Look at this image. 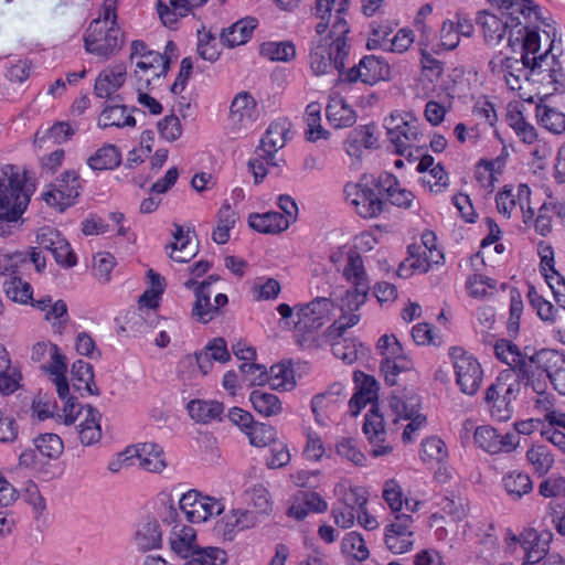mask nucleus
Segmentation results:
<instances>
[{
	"instance_id": "1",
	"label": "nucleus",
	"mask_w": 565,
	"mask_h": 565,
	"mask_svg": "<svg viewBox=\"0 0 565 565\" xmlns=\"http://www.w3.org/2000/svg\"><path fill=\"white\" fill-rule=\"evenodd\" d=\"M32 195L25 172L13 164L2 167L0 177V236H8L17 227Z\"/></svg>"
},
{
	"instance_id": "2",
	"label": "nucleus",
	"mask_w": 565,
	"mask_h": 565,
	"mask_svg": "<svg viewBox=\"0 0 565 565\" xmlns=\"http://www.w3.org/2000/svg\"><path fill=\"white\" fill-rule=\"evenodd\" d=\"M117 18V0H104L99 17L89 23L84 34L87 53L108 58L120 50L122 34Z\"/></svg>"
},
{
	"instance_id": "3",
	"label": "nucleus",
	"mask_w": 565,
	"mask_h": 565,
	"mask_svg": "<svg viewBox=\"0 0 565 565\" xmlns=\"http://www.w3.org/2000/svg\"><path fill=\"white\" fill-rule=\"evenodd\" d=\"M520 394V380L514 379V372L504 370L486 390L484 403L492 418L507 422L513 414V402Z\"/></svg>"
},
{
	"instance_id": "4",
	"label": "nucleus",
	"mask_w": 565,
	"mask_h": 565,
	"mask_svg": "<svg viewBox=\"0 0 565 565\" xmlns=\"http://www.w3.org/2000/svg\"><path fill=\"white\" fill-rule=\"evenodd\" d=\"M344 278L352 284V289L347 290L342 298V311H351L355 315L365 302L370 291V281L360 253L350 250L348 262L343 268Z\"/></svg>"
},
{
	"instance_id": "5",
	"label": "nucleus",
	"mask_w": 565,
	"mask_h": 565,
	"mask_svg": "<svg viewBox=\"0 0 565 565\" xmlns=\"http://www.w3.org/2000/svg\"><path fill=\"white\" fill-rule=\"evenodd\" d=\"M348 7H349V0H317L316 1V15L320 20H324L327 18V15L330 17L332 9L335 10V19L332 24L330 35H331V38H333V41L331 44H333L334 49L338 50L335 63L340 67L345 65V60L349 55V46L347 44L345 36L349 33L350 29H349L347 20L343 17V14L348 10Z\"/></svg>"
},
{
	"instance_id": "6",
	"label": "nucleus",
	"mask_w": 565,
	"mask_h": 565,
	"mask_svg": "<svg viewBox=\"0 0 565 565\" xmlns=\"http://www.w3.org/2000/svg\"><path fill=\"white\" fill-rule=\"evenodd\" d=\"M547 28L552 29L553 39L551 41L548 50L544 53L536 55L540 51V35L536 31L531 30L527 25L523 29L525 34L522 39V58L521 63L525 68H529L526 81L529 82H543L544 77H541L542 67L544 65H548V55L554 53V41L556 36L555 28H552L550 24H546Z\"/></svg>"
},
{
	"instance_id": "7",
	"label": "nucleus",
	"mask_w": 565,
	"mask_h": 565,
	"mask_svg": "<svg viewBox=\"0 0 565 565\" xmlns=\"http://www.w3.org/2000/svg\"><path fill=\"white\" fill-rule=\"evenodd\" d=\"M343 191L345 200L354 206L360 216L372 218L382 213L384 202L370 186L366 175H363L358 183H347Z\"/></svg>"
},
{
	"instance_id": "8",
	"label": "nucleus",
	"mask_w": 565,
	"mask_h": 565,
	"mask_svg": "<svg viewBox=\"0 0 565 565\" xmlns=\"http://www.w3.org/2000/svg\"><path fill=\"white\" fill-rule=\"evenodd\" d=\"M360 321V315L343 313L326 331V338L331 342L332 353L335 358L348 364L358 360V344L354 340L344 339L343 334L349 328Z\"/></svg>"
},
{
	"instance_id": "9",
	"label": "nucleus",
	"mask_w": 565,
	"mask_h": 565,
	"mask_svg": "<svg viewBox=\"0 0 565 565\" xmlns=\"http://www.w3.org/2000/svg\"><path fill=\"white\" fill-rule=\"evenodd\" d=\"M387 137L395 147V152L406 156L412 147L424 148L426 145H419L423 134L416 120H405L399 115H391L385 119Z\"/></svg>"
},
{
	"instance_id": "10",
	"label": "nucleus",
	"mask_w": 565,
	"mask_h": 565,
	"mask_svg": "<svg viewBox=\"0 0 565 565\" xmlns=\"http://www.w3.org/2000/svg\"><path fill=\"white\" fill-rule=\"evenodd\" d=\"M450 356L456 373V382L460 391L467 395H475L480 388L483 376L480 363L472 355H468L461 348H451Z\"/></svg>"
},
{
	"instance_id": "11",
	"label": "nucleus",
	"mask_w": 565,
	"mask_h": 565,
	"mask_svg": "<svg viewBox=\"0 0 565 565\" xmlns=\"http://www.w3.org/2000/svg\"><path fill=\"white\" fill-rule=\"evenodd\" d=\"M50 188L43 193V200L47 205L57 207L63 212L74 204V200L79 196L82 184L78 173L74 170H67L56 178Z\"/></svg>"
},
{
	"instance_id": "12",
	"label": "nucleus",
	"mask_w": 565,
	"mask_h": 565,
	"mask_svg": "<svg viewBox=\"0 0 565 565\" xmlns=\"http://www.w3.org/2000/svg\"><path fill=\"white\" fill-rule=\"evenodd\" d=\"M181 511L191 523L205 522L209 518L220 515L224 511L221 500L203 495L198 490H190L179 501Z\"/></svg>"
},
{
	"instance_id": "13",
	"label": "nucleus",
	"mask_w": 565,
	"mask_h": 565,
	"mask_svg": "<svg viewBox=\"0 0 565 565\" xmlns=\"http://www.w3.org/2000/svg\"><path fill=\"white\" fill-rule=\"evenodd\" d=\"M391 78V68L388 63L379 56L367 55L360 60L359 64L344 71L342 82L353 84L362 82L363 84L374 85L381 81Z\"/></svg>"
},
{
	"instance_id": "14",
	"label": "nucleus",
	"mask_w": 565,
	"mask_h": 565,
	"mask_svg": "<svg viewBox=\"0 0 565 565\" xmlns=\"http://www.w3.org/2000/svg\"><path fill=\"white\" fill-rule=\"evenodd\" d=\"M414 520L412 515L397 513L394 521L386 525L384 541L394 554H403L414 546Z\"/></svg>"
},
{
	"instance_id": "15",
	"label": "nucleus",
	"mask_w": 565,
	"mask_h": 565,
	"mask_svg": "<svg viewBox=\"0 0 565 565\" xmlns=\"http://www.w3.org/2000/svg\"><path fill=\"white\" fill-rule=\"evenodd\" d=\"M290 122L287 119H278L273 121L267 128L265 135L256 148V156L266 160L269 166H278L275 161V156L284 148L287 141V135L290 131Z\"/></svg>"
},
{
	"instance_id": "16",
	"label": "nucleus",
	"mask_w": 565,
	"mask_h": 565,
	"mask_svg": "<svg viewBox=\"0 0 565 565\" xmlns=\"http://www.w3.org/2000/svg\"><path fill=\"white\" fill-rule=\"evenodd\" d=\"M332 307L331 299L327 297H317L309 303L296 306L298 317L296 329L307 332L317 330L324 323Z\"/></svg>"
},
{
	"instance_id": "17",
	"label": "nucleus",
	"mask_w": 565,
	"mask_h": 565,
	"mask_svg": "<svg viewBox=\"0 0 565 565\" xmlns=\"http://www.w3.org/2000/svg\"><path fill=\"white\" fill-rule=\"evenodd\" d=\"M552 533L544 531L537 532L534 529H525L519 537L513 536V541H518L525 554V561L531 564L544 562L548 556Z\"/></svg>"
},
{
	"instance_id": "18",
	"label": "nucleus",
	"mask_w": 565,
	"mask_h": 565,
	"mask_svg": "<svg viewBox=\"0 0 565 565\" xmlns=\"http://www.w3.org/2000/svg\"><path fill=\"white\" fill-rule=\"evenodd\" d=\"M475 441L483 450L490 454L511 452L520 441L516 434L507 433L501 435L495 428L480 426L475 431Z\"/></svg>"
},
{
	"instance_id": "19",
	"label": "nucleus",
	"mask_w": 565,
	"mask_h": 565,
	"mask_svg": "<svg viewBox=\"0 0 565 565\" xmlns=\"http://www.w3.org/2000/svg\"><path fill=\"white\" fill-rule=\"evenodd\" d=\"M363 431L373 445L371 454L373 457H380L392 451L391 446H382L385 439V424L383 415L379 413L377 405L373 404L370 414L365 416Z\"/></svg>"
},
{
	"instance_id": "20",
	"label": "nucleus",
	"mask_w": 565,
	"mask_h": 565,
	"mask_svg": "<svg viewBox=\"0 0 565 565\" xmlns=\"http://www.w3.org/2000/svg\"><path fill=\"white\" fill-rule=\"evenodd\" d=\"M338 50L333 44L318 43L310 52V68L315 75L328 74L330 70L335 68L339 72V81L342 82L344 76V66H338L335 57Z\"/></svg>"
},
{
	"instance_id": "21",
	"label": "nucleus",
	"mask_w": 565,
	"mask_h": 565,
	"mask_svg": "<svg viewBox=\"0 0 565 565\" xmlns=\"http://www.w3.org/2000/svg\"><path fill=\"white\" fill-rule=\"evenodd\" d=\"M328 509V503L313 491L300 490L294 497L292 504L287 514L296 520H303L309 512L322 513Z\"/></svg>"
},
{
	"instance_id": "22",
	"label": "nucleus",
	"mask_w": 565,
	"mask_h": 565,
	"mask_svg": "<svg viewBox=\"0 0 565 565\" xmlns=\"http://www.w3.org/2000/svg\"><path fill=\"white\" fill-rule=\"evenodd\" d=\"M126 66L118 64L99 73L95 81L94 94L99 98H110L126 81Z\"/></svg>"
},
{
	"instance_id": "23",
	"label": "nucleus",
	"mask_w": 565,
	"mask_h": 565,
	"mask_svg": "<svg viewBox=\"0 0 565 565\" xmlns=\"http://www.w3.org/2000/svg\"><path fill=\"white\" fill-rule=\"evenodd\" d=\"M510 15L511 21H516V25L522 24L520 17L529 23L534 15L536 20L541 19L539 6L532 0H488Z\"/></svg>"
},
{
	"instance_id": "24",
	"label": "nucleus",
	"mask_w": 565,
	"mask_h": 565,
	"mask_svg": "<svg viewBox=\"0 0 565 565\" xmlns=\"http://www.w3.org/2000/svg\"><path fill=\"white\" fill-rule=\"evenodd\" d=\"M132 455L139 466L150 472H161L167 467L163 449L157 444L143 443L132 447Z\"/></svg>"
},
{
	"instance_id": "25",
	"label": "nucleus",
	"mask_w": 565,
	"mask_h": 565,
	"mask_svg": "<svg viewBox=\"0 0 565 565\" xmlns=\"http://www.w3.org/2000/svg\"><path fill=\"white\" fill-rule=\"evenodd\" d=\"M248 224L253 230L259 233L279 234L289 227L290 221L285 218L284 214L271 211L263 214H250Z\"/></svg>"
},
{
	"instance_id": "26",
	"label": "nucleus",
	"mask_w": 565,
	"mask_h": 565,
	"mask_svg": "<svg viewBox=\"0 0 565 565\" xmlns=\"http://www.w3.org/2000/svg\"><path fill=\"white\" fill-rule=\"evenodd\" d=\"M527 364H532L534 370L550 380L565 365V355L556 350L543 349L530 356Z\"/></svg>"
},
{
	"instance_id": "27",
	"label": "nucleus",
	"mask_w": 565,
	"mask_h": 565,
	"mask_svg": "<svg viewBox=\"0 0 565 565\" xmlns=\"http://www.w3.org/2000/svg\"><path fill=\"white\" fill-rule=\"evenodd\" d=\"M477 24L481 28L486 43L499 44L508 30V22L487 11L478 12Z\"/></svg>"
},
{
	"instance_id": "28",
	"label": "nucleus",
	"mask_w": 565,
	"mask_h": 565,
	"mask_svg": "<svg viewBox=\"0 0 565 565\" xmlns=\"http://www.w3.org/2000/svg\"><path fill=\"white\" fill-rule=\"evenodd\" d=\"M195 531L192 526L175 524L170 536L171 550L182 558H189L194 551H201L194 545Z\"/></svg>"
},
{
	"instance_id": "29",
	"label": "nucleus",
	"mask_w": 565,
	"mask_h": 565,
	"mask_svg": "<svg viewBox=\"0 0 565 565\" xmlns=\"http://www.w3.org/2000/svg\"><path fill=\"white\" fill-rule=\"evenodd\" d=\"M327 118L337 129L352 127L356 121L354 109L341 98L332 97L327 106Z\"/></svg>"
},
{
	"instance_id": "30",
	"label": "nucleus",
	"mask_w": 565,
	"mask_h": 565,
	"mask_svg": "<svg viewBox=\"0 0 565 565\" xmlns=\"http://www.w3.org/2000/svg\"><path fill=\"white\" fill-rule=\"evenodd\" d=\"M256 25L257 21L254 18L242 19L222 31L221 42L228 47L244 44L252 36Z\"/></svg>"
},
{
	"instance_id": "31",
	"label": "nucleus",
	"mask_w": 565,
	"mask_h": 565,
	"mask_svg": "<svg viewBox=\"0 0 565 565\" xmlns=\"http://www.w3.org/2000/svg\"><path fill=\"white\" fill-rule=\"evenodd\" d=\"M494 352L499 360L511 366L510 370L514 372V376L522 371L523 365L527 364L530 358L523 354L518 345L505 339L495 342Z\"/></svg>"
},
{
	"instance_id": "32",
	"label": "nucleus",
	"mask_w": 565,
	"mask_h": 565,
	"mask_svg": "<svg viewBox=\"0 0 565 565\" xmlns=\"http://www.w3.org/2000/svg\"><path fill=\"white\" fill-rule=\"evenodd\" d=\"M127 107L125 105L120 104H114L109 105L106 104L105 107L102 110L99 120H98V127L99 128H107V127H135L136 126V119L131 115H126Z\"/></svg>"
},
{
	"instance_id": "33",
	"label": "nucleus",
	"mask_w": 565,
	"mask_h": 565,
	"mask_svg": "<svg viewBox=\"0 0 565 565\" xmlns=\"http://www.w3.org/2000/svg\"><path fill=\"white\" fill-rule=\"evenodd\" d=\"M188 411L195 422L209 424L212 420L220 419L224 412L222 403L216 401L193 399L188 404Z\"/></svg>"
},
{
	"instance_id": "34",
	"label": "nucleus",
	"mask_w": 565,
	"mask_h": 565,
	"mask_svg": "<svg viewBox=\"0 0 565 565\" xmlns=\"http://www.w3.org/2000/svg\"><path fill=\"white\" fill-rule=\"evenodd\" d=\"M73 387L77 391L84 388L88 394L99 395V390L94 381L93 365L83 360H77L72 364Z\"/></svg>"
},
{
	"instance_id": "35",
	"label": "nucleus",
	"mask_w": 565,
	"mask_h": 565,
	"mask_svg": "<svg viewBox=\"0 0 565 565\" xmlns=\"http://www.w3.org/2000/svg\"><path fill=\"white\" fill-rule=\"evenodd\" d=\"M121 162V153L115 145H105L87 159L89 168L96 171L116 169Z\"/></svg>"
},
{
	"instance_id": "36",
	"label": "nucleus",
	"mask_w": 565,
	"mask_h": 565,
	"mask_svg": "<svg viewBox=\"0 0 565 565\" xmlns=\"http://www.w3.org/2000/svg\"><path fill=\"white\" fill-rule=\"evenodd\" d=\"M162 533L157 520H147L141 523L136 533V543L140 550L149 551L159 547Z\"/></svg>"
},
{
	"instance_id": "37",
	"label": "nucleus",
	"mask_w": 565,
	"mask_h": 565,
	"mask_svg": "<svg viewBox=\"0 0 565 565\" xmlns=\"http://www.w3.org/2000/svg\"><path fill=\"white\" fill-rule=\"evenodd\" d=\"M249 401L254 409L266 417L278 415L281 409V402L271 393L262 390H254L249 395Z\"/></svg>"
},
{
	"instance_id": "38",
	"label": "nucleus",
	"mask_w": 565,
	"mask_h": 565,
	"mask_svg": "<svg viewBox=\"0 0 565 565\" xmlns=\"http://www.w3.org/2000/svg\"><path fill=\"white\" fill-rule=\"evenodd\" d=\"M100 414L97 409L87 405V417L84 423L79 424L78 436L83 445L89 446L97 443L102 437L99 426Z\"/></svg>"
},
{
	"instance_id": "39",
	"label": "nucleus",
	"mask_w": 565,
	"mask_h": 565,
	"mask_svg": "<svg viewBox=\"0 0 565 565\" xmlns=\"http://www.w3.org/2000/svg\"><path fill=\"white\" fill-rule=\"evenodd\" d=\"M195 298L192 316L203 323L211 321L217 315V307H213L211 302V290H205L204 286H198Z\"/></svg>"
},
{
	"instance_id": "40",
	"label": "nucleus",
	"mask_w": 565,
	"mask_h": 565,
	"mask_svg": "<svg viewBox=\"0 0 565 565\" xmlns=\"http://www.w3.org/2000/svg\"><path fill=\"white\" fill-rule=\"evenodd\" d=\"M262 56L277 62H290L296 56V47L292 42H265L260 45Z\"/></svg>"
},
{
	"instance_id": "41",
	"label": "nucleus",
	"mask_w": 565,
	"mask_h": 565,
	"mask_svg": "<svg viewBox=\"0 0 565 565\" xmlns=\"http://www.w3.org/2000/svg\"><path fill=\"white\" fill-rule=\"evenodd\" d=\"M536 117L541 125L554 134H563L565 131V114L548 105L539 104L536 106Z\"/></svg>"
},
{
	"instance_id": "42",
	"label": "nucleus",
	"mask_w": 565,
	"mask_h": 565,
	"mask_svg": "<svg viewBox=\"0 0 565 565\" xmlns=\"http://www.w3.org/2000/svg\"><path fill=\"white\" fill-rule=\"evenodd\" d=\"M503 486L509 495L514 499L522 498L533 489V482L530 476L519 471H512L504 476Z\"/></svg>"
},
{
	"instance_id": "43",
	"label": "nucleus",
	"mask_w": 565,
	"mask_h": 565,
	"mask_svg": "<svg viewBox=\"0 0 565 565\" xmlns=\"http://www.w3.org/2000/svg\"><path fill=\"white\" fill-rule=\"evenodd\" d=\"M540 76L544 77V81L541 83L553 85L555 93H565V73L555 53L552 54L551 58L548 57V65L542 67V74Z\"/></svg>"
},
{
	"instance_id": "44",
	"label": "nucleus",
	"mask_w": 565,
	"mask_h": 565,
	"mask_svg": "<svg viewBox=\"0 0 565 565\" xmlns=\"http://www.w3.org/2000/svg\"><path fill=\"white\" fill-rule=\"evenodd\" d=\"M321 105L319 103H310L306 108V122L308 129L306 137L309 141H317L320 138H327L329 131L321 126Z\"/></svg>"
},
{
	"instance_id": "45",
	"label": "nucleus",
	"mask_w": 565,
	"mask_h": 565,
	"mask_svg": "<svg viewBox=\"0 0 565 565\" xmlns=\"http://www.w3.org/2000/svg\"><path fill=\"white\" fill-rule=\"evenodd\" d=\"M3 291L14 302L26 303L32 300L33 289L31 285L18 276H12L3 282Z\"/></svg>"
},
{
	"instance_id": "46",
	"label": "nucleus",
	"mask_w": 565,
	"mask_h": 565,
	"mask_svg": "<svg viewBox=\"0 0 565 565\" xmlns=\"http://www.w3.org/2000/svg\"><path fill=\"white\" fill-rule=\"evenodd\" d=\"M269 380L271 388L277 391H290L296 385L294 370L284 363L270 367Z\"/></svg>"
},
{
	"instance_id": "47",
	"label": "nucleus",
	"mask_w": 565,
	"mask_h": 565,
	"mask_svg": "<svg viewBox=\"0 0 565 565\" xmlns=\"http://www.w3.org/2000/svg\"><path fill=\"white\" fill-rule=\"evenodd\" d=\"M33 443L36 451L50 459L58 458L63 451V441L56 434H41Z\"/></svg>"
},
{
	"instance_id": "48",
	"label": "nucleus",
	"mask_w": 565,
	"mask_h": 565,
	"mask_svg": "<svg viewBox=\"0 0 565 565\" xmlns=\"http://www.w3.org/2000/svg\"><path fill=\"white\" fill-rule=\"evenodd\" d=\"M526 458L540 476L546 475L554 465V457L545 446L531 447Z\"/></svg>"
},
{
	"instance_id": "49",
	"label": "nucleus",
	"mask_w": 565,
	"mask_h": 565,
	"mask_svg": "<svg viewBox=\"0 0 565 565\" xmlns=\"http://www.w3.org/2000/svg\"><path fill=\"white\" fill-rule=\"evenodd\" d=\"M514 379L520 380V385L524 383L526 387H531L536 395H542V393L546 392L547 377L534 370L532 364L523 365L522 371L518 373Z\"/></svg>"
},
{
	"instance_id": "50",
	"label": "nucleus",
	"mask_w": 565,
	"mask_h": 565,
	"mask_svg": "<svg viewBox=\"0 0 565 565\" xmlns=\"http://www.w3.org/2000/svg\"><path fill=\"white\" fill-rule=\"evenodd\" d=\"M342 551L351 554L358 561H365L370 556L369 548L361 533L352 531L348 533L341 543Z\"/></svg>"
},
{
	"instance_id": "51",
	"label": "nucleus",
	"mask_w": 565,
	"mask_h": 565,
	"mask_svg": "<svg viewBox=\"0 0 565 565\" xmlns=\"http://www.w3.org/2000/svg\"><path fill=\"white\" fill-rule=\"evenodd\" d=\"M246 435L248 436L250 445L255 447H266L270 446L276 441V431L273 426L257 423L246 430Z\"/></svg>"
},
{
	"instance_id": "52",
	"label": "nucleus",
	"mask_w": 565,
	"mask_h": 565,
	"mask_svg": "<svg viewBox=\"0 0 565 565\" xmlns=\"http://www.w3.org/2000/svg\"><path fill=\"white\" fill-rule=\"evenodd\" d=\"M509 126L525 143H533L536 139L535 128L525 121L521 111H513L507 115Z\"/></svg>"
},
{
	"instance_id": "53",
	"label": "nucleus",
	"mask_w": 565,
	"mask_h": 565,
	"mask_svg": "<svg viewBox=\"0 0 565 565\" xmlns=\"http://www.w3.org/2000/svg\"><path fill=\"white\" fill-rule=\"evenodd\" d=\"M342 390L341 384H333L328 391L313 396L311 399V409L318 423H321L320 411H323L330 404L337 403Z\"/></svg>"
},
{
	"instance_id": "54",
	"label": "nucleus",
	"mask_w": 565,
	"mask_h": 565,
	"mask_svg": "<svg viewBox=\"0 0 565 565\" xmlns=\"http://www.w3.org/2000/svg\"><path fill=\"white\" fill-rule=\"evenodd\" d=\"M527 298L531 306L536 310L537 316L543 321H555V307L550 301L545 300L541 295H539L534 286H530Z\"/></svg>"
},
{
	"instance_id": "55",
	"label": "nucleus",
	"mask_w": 565,
	"mask_h": 565,
	"mask_svg": "<svg viewBox=\"0 0 565 565\" xmlns=\"http://www.w3.org/2000/svg\"><path fill=\"white\" fill-rule=\"evenodd\" d=\"M447 457L445 443L438 437H429L422 443V459L440 462Z\"/></svg>"
},
{
	"instance_id": "56",
	"label": "nucleus",
	"mask_w": 565,
	"mask_h": 565,
	"mask_svg": "<svg viewBox=\"0 0 565 565\" xmlns=\"http://www.w3.org/2000/svg\"><path fill=\"white\" fill-rule=\"evenodd\" d=\"M381 372L384 374L385 382L390 386L397 384V375L402 372L408 371L412 367V362L406 359L399 360H382Z\"/></svg>"
},
{
	"instance_id": "57",
	"label": "nucleus",
	"mask_w": 565,
	"mask_h": 565,
	"mask_svg": "<svg viewBox=\"0 0 565 565\" xmlns=\"http://www.w3.org/2000/svg\"><path fill=\"white\" fill-rule=\"evenodd\" d=\"M254 98L246 92L239 93L233 99L230 113L231 116L237 121H242L245 117H250L255 108Z\"/></svg>"
},
{
	"instance_id": "58",
	"label": "nucleus",
	"mask_w": 565,
	"mask_h": 565,
	"mask_svg": "<svg viewBox=\"0 0 565 565\" xmlns=\"http://www.w3.org/2000/svg\"><path fill=\"white\" fill-rule=\"evenodd\" d=\"M377 349L380 350L383 359L382 360H399L406 359V354L403 350L402 344L395 335H383L377 342Z\"/></svg>"
},
{
	"instance_id": "59",
	"label": "nucleus",
	"mask_w": 565,
	"mask_h": 565,
	"mask_svg": "<svg viewBox=\"0 0 565 565\" xmlns=\"http://www.w3.org/2000/svg\"><path fill=\"white\" fill-rule=\"evenodd\" d=\"M74 135V129L66 121H60L54 124L50 129H47L44 135L40 138L39 131L35 134V142H41L45 139L52 140L54 143H63L71 139Z\"/></svg>"
},
{
	"instance_id": "60",
	"label": "nucleus",
	"mask_w": 565,
	"mask_h": 565,
	"mask_svg": "<svg viewBox=\"0 0 565 565\" xmlns=\"http://www.w3.org/2000/svg\"><path fill=\"white\" fill-rule=\"evenodd\" d=\"M390 406L398 418L407 419L419 412L420 405L418 399L414 397L404 399L398 396H392L390 398Z\"/></svg>"
},
{
	"instance_id": "61",
	"label": "nucleus",
	"mask_w": 565,
	"mask_h": 565,
	"mask_svg": "<svg viewBox=\"0 0 565 565\" xmlns=\"http://www.w3.org/2000/svg\"><path fill=\"white\" fill-rule=\"evenodd\" d=\"M487 287L495 289L497 281L480 274H473L466 282V288L468 289L469 295L473 298L484 297L487 295Z\"/></svg>"
},
{
	"instance_id": "62",
	"label": "nucleus",
	"mask_w": 565,
	"mask_h": 565,
	"mask_svg": "<svg viewBox=\"0 0 565 565\" xmlns=\"http://www.w3.org/2000/svg\"><path fill=\"white\" fill-rule=\"evenodd\" d=\"M337 452L356 466H364L366 461V457L356 448L352 438H342L337 445Z\"/></svg>"
},
{
	"instance_id": "63",
	"label": "nucleus",
	"mask_w": 565,
	"mask_h": 565,
	"mask_svg": "<svg viewBox=\"0 0 565 565\" xmlns=\"http://www.w3.org/2000/svg\"><path fill=\"white\" fill-rule=\"evenodd\" d=\"M382 497L394 513L401 511L404 502L403 492L401 486L394 479L385 482Z\"/></svg>"
},
{
	"instance_id": "64",
	"label": "nucleus",
	"mask_w": 565,
	"mask_h": 565,
	"mask_svg": "<svg viewBox=\"0 0 565 565\" xmlns=\"http://www.w3.org/2000/svg\"><path fill=\"white\" fill-rule=\"evenodd\" d=\"M372 184L377 190V194L381 199L382 196H386L388 200L391 194L402 190L396 177L388 172H383L377 179H373Z\"/></svg>"
}]
</instances>
